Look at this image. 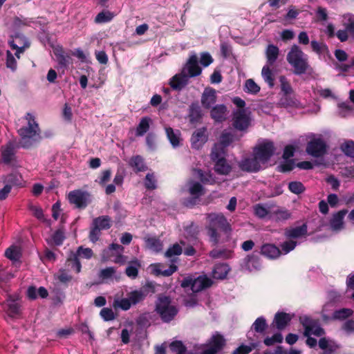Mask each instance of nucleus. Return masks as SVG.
I'll return each mask as SVG.
<instances>
[{
  "label": "nucleus",
  "mask_w": 354,
  "mask_h": 354,
  "mask_svg": "<svg viewBox=\"0 0 354 354\" xmlns=\"http://www.w3.org/2000/svg\"><path fill=\"white\" fill-rule=\"evenodd\" d=\"M5 256L12 261H17L20 258V253L15 246H10L6 249Z\"/></svg>",
  "instance_id": "55"
},
{
  "label": "nucleus",
  "mask_w": 354,
  "mask_h": 354,
  "mask_svg": "<svg viewBox=\"0 0 354 354\" xmlns=\"http://www.w3.org/2000/svg\"><path fill=\"white\" fill-rule=\"evenodd\" d=\"M279 82L281 84V92H283L284 95H288L293 93L292 86L286 76L281 75L279 77Z\"/></svg>",
  "instance_id": "46"
},
{
  "label": "nucleus",
  "mask_w": 354,
  "mask_h": 354,
  "mask_svg": "<svg viewBox=\"0 0 354 354\" xmlns=\"http://www.w3.org/2000/svg\"><path fill=\"white\" fill-rule=\"evenodd\" d=\"M155 311L164 323H169L175 319L179 310L172 304V299L169 296L160 294L155 303Z\"/></svg>",
  "instance_id": "4"
},
{
  "label": "nucleus",
  "mask_w": 354,
  "mask_h": 354,
  "mask_svg": "<svg viewBox=\"0 0 354 354\" xmlns=\"http://www.w3.org/2000/svg\"><path fill=\"white\" fill-rule=\"evenodd\" d=\"M296 165L295 160H284L283 162H281L277 167V171L281 173H286L291 171L294 169Z\"/></svg>",
  "instance_id": "43"
},
{
  "label": "nucleus",
  "mask_w": 354,
  "mask_h": 354,
  "mask_svg": "<svg viewBox=\"0 0 354 354\" xmlns=\"http://www.w3.org/2000/svg\"><path fill=\"white\" fill-rule=\"evenodd\" d=\"M230 270L228 266L225 263L217 264L212 270V277L216 279H224Z\"/></svg>",
  "instance_id": "32"
},
{
  "label": "nucleus",
  "mask_w": 354,
  "mask_h": 354,
  "mask_svg": "<svg viewBox=\"0 0 354 354\" xmlns=\"http://www.w3.org/2000/svg\"><path fill=\"white\" fill-rule=\"evenodd\" d=\"M132 306L129 297L127 298H123L120 300L114 301V306H118L123 310H128Z\"/></svg>",
  "instance_id": "64"
},
{
  "label": "nucleus",
  "mask_w": 354,
  "mask_h": 354,
  "mask_svg": "<svg viewBox=\"0 0 354 354\" xmlns=\"http://www.w3.org/2000/svg\"><path fill=\"white\" fill-rule=\"evenodd\" d=\"M239 168L247 172H257L261 169V163L254 155L253 158H246L239 163Z\"/></svg>",
  "instance_id": "14"
},
{
  "label": "nucleus",
  "mask_w": 354,
  "mask_h": 354,
  "mask_svg": "<svg viewBox=\"0 0 354 354\" xmlns=\"http://www.w3.org/2000/svg\"><path fill=\"white\" fill-rule=\"evenodd\" d=\"M279 55V48L274 44H268L266 50V64L273 66L278 59Z\"/></svg>",
  "instance_id": "25"
},
{
  "label": "nucleus",
  "mask_w": 354,
  "mask_h": 354,
  "mask_svg": "<svg viewBox=\"0 0 354 354\" xmlns=\"http://www.w3.org/2000/svg\"><path fill=\"white\" fill-rule=\"evenodd\" d=\"M347 213L348 210L344 209L333 215L329 222L332 230L339 231L344 228V218Z\"/></svg>",
  "instance_id": "18"
},
{
  "label": "nucleus",
  "mask_w": 354,
  "mask_h": 354,
  "mask_svg": "<svg viewBox=\"0 0 354 354\" xmlns=\"http://www.w3.org/2000/svg\"><path fill=\"white\" fill-rule=\"evenodd\" d=\"M308 233V227L306 223L301 226L295 227L286 228L285 230V236L288 239H299L306 236Z\"/></svg>",
  "instance_id": "21"
},
{
  "label": "nucleus",
  "mask_w": 354,
  "mask_h": 354,
  "mask_svg": "<svg viewBox=\"0 0 354 354\" xmlns=\"http://www.w3.org/2000/svg\"><path fill=\"white\" fill-rule=\"evenodd\" d=\"M211 160L214 162H218V160L225 158L224 157V151L223 149L218 148L216 147H214L212 150L211 154Z\"/></svg>",
  "instance_id": "62"
},
{
  "label": "nucleus",
  "mask_w": 354,
  "mask_h": 354,
  "mask_svg": "<svg viewBox=\"0 0 354 354\" xmlns=\"http://www.w3.org/2000/svg\"><path fill=\"white\" fill-rule=\"evenodd\" d=\"M272 216L276 221L282 222L289 219L291 216V214L287 209H279L273 212Z\"/></svg>",
  "instance_id": "45"
},
{
  "label": "nucleus",
  "mask_w": 354,
  "mask_h": 354,
  "mask_svg": "<svg viewBox=\"0 0 354 354\" xmlns=\"http://www.w3.org/2000/svg\"><path fill=\"white\" fill-rule=\"evenodd\" d=\"M299 322L304 328V335L305 337H308L311 335L321 337L325 334L324 328L320 326L319 319H313L309 316L304 315L299 317Z\"/></svg>",
  "instance_id": "7"
},
{
  "label": "nucleus",
  "mask_w": 354,
  "mask_h": 354,
  "mask_svg": "<svg viewBox=\"0 0 354 354\" xmlns=\"http://www.w3.org/2000/svg\"><path fill=\"white\" fill-rule=\"evenodd\" d=\"M182 71H184V73L187 71L186 75L189 78L194 77L201 74L202 68L198 65V58L196 54L194 53L189 57Z\"/></svg>",
  "instance_id": "12"
},
{
  "label": "nucleus",
  "mask_w": 354,
  "mask_h": 354,
  "mask_svg": "<svg viewBox=\"0 0 354 354\" xmlns=\"http://www.w3.org/2000/svg\"><path fill=\"white\" fill-rule=\"evenodd\" d=\"M145 242H146L147 246L149 249H151L156 252L162 250V243L161 242V241L159 238L149 237L145 239Z\"/></svg>",
  "instance_id": "40"
},
{
  "label": "nucleus",
  "mask_w": 354,
  "mask_h": 354,
  "mask_svg": "<svg viewBox=\"0 0 354 354\" xmlns=\"http://www.w3.org/2000/svg\"><path fill=\"white\" fill-rule=\"evenodd\" d=\"M244 91L248 93L257 94L260 91V86L252 79H248L245 81Z\"/></svg>",
  "instance_id": "51"
},
{
  "label": "nucleus",
  "mask_w": 354,
  "mask_h": 354,
  "mask_svg": "<svg viewBox=\"0 0 354 354\" xmlns=\"http://www.w3.org/2000/svg\"><path fill=\"white\" fill-rule=\"evenodd\" d=\"M55 278L60 283L66 285L73 279L72 275L69 274L68 271L63 268L59 270L57 274L55 275Z\"/></svg>",
  "instance_id": "48"
},
{
  "label": "nucleus",
  "mask_w": 354,
  "mask_h": 354,
  "mask_svg": "<svg viewBox=\"0 0 354 354\" xmlns=\"http://www.w3.org/2000/svg\"><path fill=\"white\" fill-rule=\"evenodd\" d=\"M292 315L285 312H277L274 315L272 326L279 330H284L292 320Z\"/></svg>",
  "instance_id": "16"
},
{
  "label": "nucleus",
  "mask_w": 354,
  "mask_h": 354,
  "mask_svg": "<svg viewBox=\"0 0 354 354\" xmlns=\"http://www.w3.org/2000/svg\"><path fill=\"white\" fill-rule=\"evenodd\" d=\"M214 171L221 175H227L232 171V167L227 163L225 158L218 160V162H214Z\"/></svg>",
  "instance_id": "33"
},
{
  "label": "nucleus",
  "mask_w": 354,
  "mask_h": 354,
  "mask_svg": "<svg viewBox=\"0 0 354 354\" xmlns=\"http://www.w3.org/2000/svg\"><path fill=\"white\" fill-rule=\"evenodd\" d=\"M92 224L98 227L100 230H106L111 228L112 221L109 216H100L93 220Z\"/></svg>",
  "instance_id": "28"
},
{
  "label": "nucleus",
  "mask_w": 354,
  "mask_h": 354,
  "mask_svg": "<svg viewBox=\"0 0 354 354\" xmlns=\"http://www.w3.org/2000/svg\"><path fill=\"white\" fill-rule=\"evenodd\" d=\"M208 223L205 228L209 241L215 246L219 243L220 234L218 230L225 234H230L232 232L230 223L227 221L226 217L221 213H210L207 216Z\"/></svg>",
  "instance_id": "1"
},
{
  "label": "nucleus",
  "mask_w": 354,
  "mask_h": 354,
  "mask_svg": "<svg viewBox=\"0 0 354 354\" xmlns=\"http://www.w3.org/2000/svg\"><path fill=\"white\" fill-rule=\"evenodd\" d=\"M252 327L255 332L263 333L268 327L266 320L263 317H258L252 324Z\"/></svg>",
  "instance_id": "47"
},
{
  "label": "nucleus",
  "mask_w": 354,
  "mask_h": 354,
  "mask_svg": "<svg viewBox=\"0 0 354 354\" xmlns=\"http://www.w3.org/2000/svg\"><path fill=\"white\" fill-rule=\"evenodd\" d=\"M55 55L57 58V61L61 67L66 68L71 63V57L69 55L66 54L62 49H56L54 51Z\"/></svg>",
  "instance_id": "34"
},
{
  "label": "nucleus",
  "mask_w": 354,
  "mask_h": 354,
  "mask_svg": "<svg viewBox=\"0 0 354 354\" xmlns=\"http://www.w3.org/2000/svg\"><path fill=\"white\" fill-rule=\"evenodd\" d=\"M216 90L212 87H207L204 89L201 95V104L205 109H209L216 102Z\"/></svg>",
  "instance_id": "15"
},
{
  "label": "nucleus",
  "mask_w": 354,
  "mask_h": 354,
  "mask_svg": "<svg viewBox=\"0 0 354 354\" xmlns=\"http://www.w3.org/2000/svg\"><path fill=\"white\" fill-rule=\"evenodd\" d=\"M198 175L201 182L205 185H214L216 183L215 177L211 172H204L201 169H198Z\"/></svg>",
  "instance_id": "41"
},
{
  "label": "nucleus",
  "mask_w": 354,
  "mask_h": 354,
  "mask_svg": "<svg viewBox=\"0 0 354 354\" xmlns=\"http://www.w3.org/2000/svg\"><path fill=\"white\" fill-rule=\"evenodd\" d=\"M343 26L352 37H354V15L348 13L344 15Z\"/></svg>",
  "instance_id": "38"
},
{
  "label": "nucleus",
  "mask_w": 354,
  "mask_h": 354,
  "mask_svg": "<svg viewBox=\"0 0 354 354\" xmlns=\"http://www.w3.org/2000/svg\"><path fill=\"white\" fill-rule=\"evenodd\" d=\"M128 165L136 174L148 169L143 157L140 155L131 156L128 162Z\"/></svg>",
  "instance_id": "19"
},
{
  "label": "nucleus",
  "mask_w": 354,
  "mask_h": 354,
  "mask_svg": "<svg viewBox=\"0 0 354 354\" xmlns=\"http://www.w3.org/2000/svg\"><path fill=\"white\" fill-rule=\"evenodd\" d=\"M116 272V269L114 267H107L100 271L99 277L102 279H108L111 278Z\"/></svg>",
  "instance_id": "61"
},
{
  "label": "nucleus",
  "mask_w": 354,
  "mask_h": 354,
  "mask_svg": "<svg viewBox=\"0 0 354 354\" xmlns=\"http://www.w3.org/2000/svg\"><path fill=\"white\" fill-rule=\"evenodd\" d=\"M113 18V14L109 10H103L99 12L95 18V22L96 24H105L109 22Z\"/></svg>",
  "instance_id": "42"
},
{
  "label": "nucleus",
  "mask_w": 354,
  "mask_h": 354,
  "mask_svg": "<svg viewBox=\"0 0 354 354\" xmlns=\"http://www.w3.org/2000/svg\"><path fill=\"white\" fill-rule=\"evenodd\" d=\"M7 314L11 317H15L19 314V304L13 300L9 301L8 304Z\"/></svg>",
  "instance_id": "52"
},
{
  "label": "nucleus",
  "mask_w": 354,
  "mask_h": 354,
  "mask_svg": "<svg viewBox=\"0 0 354 354\" xmlns=\"http://www.w3.org/2000/svg\"><path fill=\"white\" fill-rule=\"evenodd\" d=\"M101 231L98 227L95 226L91 223V230L89 232L88 238L92 243H96L101 236Z\"/></svg>",
  "instance_id": "58"
},
{
  "label": "nucleus",
  "mask_w": 354,
  "mask_h": 354,
  "mask_svg": "<svg viewBox=\"0 0 354 354\" xmlns=\"http://www.w3.org/2000/svg\"><path fill=\"white\" fill-rule=\"evenodd\" d=\"M227 107L224 104H218L212 107L210 111L211 118L218 122H223L226 117Z\"/></svg>",
  "instance_id": "24"
},
{
  "label": "nucleus",
  "mask_w": 354,
  "mask_h": 354,
  "mask_svg": "<svg viewBox=\"0 0 354 354\" xmlns=\"http://www.w3.org/2000/svg\"><path fill=\"white\" fill-rule=\"evenodd\" d=\"M306 151L313 157L319 158L326 153L327 145L322 138H313L307 143Z\"/></svg>",
  "instance_id": "10"
},
{
  "label": "nucleus",
  "mask_w": 354,
  "mask_h": 354,
  "mask_svg": "<svg viewBox=\"0 0 354 354\" xmlns=\"http://www.w3.org/2000/svg\"><path fill=\"white\" fill-rule=\"evenodd\" d=\"M10 47L13 46V44L17 45L18 46H26V48H29L30 46V42L29 39L21 32L16 31L14 34L10 36V39L8 41Z\"/></svg>",
  "instance_id": "23"
},
{
  "label": "nucleus",
  "mask_w": 354,
  "mask_h": 354,
  "mask_svg": "<svg viewBox=\"0 0 354 354\" xmlns=\"http://www.w3.org/2000/svg\"><path fill=\"white\" fill-rule=\"evenodd\" d=\"M68 199L71 204H74L78 209H85L92 201L91 194L81 189L70 192Z\"/></svg>",
  "instance_id": "8"
},
{
  "label": "nucleus",
  "mask_w": 354,
  "mask_h": 354,
  "mask_svg": "<svg viewBox=\"0 0 354 354\" xmlns=\"http://www.w3.org/2000/svg\"><path fill=\"white\" fill-rule=\"evenodd\" d=\"M286 60L292 67L293 73L296 75L308 73L313 70L309 64L308 55L305 54L296 44L291 46L287 54Z\"/></svg>",
  "instance_id": "3"
},
{
  "label": "nucleus",
  "mask_w": 354,
  "mask_h": 354,
  "mask_svg": "<svg viewBox=\"0 0 354 354\" xmlns=\"http://www.w3.org/2000/svg\"><path fill=\"white\" fill-rule=\"evenodd\" d=\"M66 264L72 270H75L76 273L81 272L82 264L78 254L71 252L66 259Z\"/></svg>",
  "instance_id": "31"
},
{
  "label": "nucleus",
  "mask_w": 354,
  "mask_h": 354,
  "mask_svg": "<svg viewBox=\"0 0 354 354\" xmlns=\"http://www.w3.org/2000/svg\"><path fill=\"white\" fill-rule=\"evenodd\" d=\"M289 190L295 194H300L303 193L306 188L304 185L299 181H292L288 184Z\"/></svg>",
  "instance_id": "53"
},
{
  "label": "nucleus",
  "mask_w": 354,
  "mask_h": 354,
  "mask_svg": "<svg viewBox=\"0 0 354 354\" xmlns=\"http://www.w3.org/2000/svg\"><path fill=\"white\" fill-rule=\"evenodd\" d=\"M353 310L349 308H342L339 310H337L333 313V318L335 319L344 320L353 314Z\"/></svg>",
  "instance_id": "49"
},
{
  "label": "nucleus",
  "mask_w": 354,
  "mask_h": 354,
  "mask_svg": "<svg viewBox=\"0 0 354 354\" xmlns=\"http://www.w3.org/2000/svg\"><path fill=\"white\" fill-rule=\"evenodd\" d=\"M212 283V280L205 275L199 276L196 278L187 276L182 280L180 286L183 288H190L193 292H198L211 287Z\"/></svg>",
  "instance_id": "6"
},
{
  "label": "nucleus",
  "mask_w": 354,
  "mask_h": 354,
  "mask_svg": "<svg viewBox=\"0 0 354 354\" xmlns=\"http://www.w3.org/2000/svg\"><path fill=\"white\" fill-rule=\"evenodd\" d=\"M165 132L167 134V137L169 139L171 145L174 147H178L180 145V133L178 130H177L176 132L174 131V129L171 127H166L165 128Z\"/></svg>",
  "instance_id": "36"
},
{
  "label": "nucleus",
  "mask_w": 354,
  "mask_h": 354,
  "mask_svg": "<svg viewBox=\"0 0 354 354\" xmlns=\"http://www.w3.org/2000/svg\"><path fill=\"white\" fill-rule=\"evenodd\" d=\"M259 253L268 259H274L280 256L281 251L274 244L265 243L261 247Z\"/></svg>",
  "instance_id": "20"
},
{
  "label": "nucleus",
  "mask_w": 354,
  "mask_h": 354,
  "mask_svg": "<svg viewBox=\"0 0 354 354\" xmlns=\"http://www.w3.org/2000/svg\"><path fill=\"white\" fill-rule=\"evenodd\" d=\"M272 65L265 64L261 70V76L270 88L274 86V75L271 70Z\"/></svg>",
  "instance_id": "30"
},
{
  "label": "nucleus",
  "mask_w": 354,
  "mask_h": 354,
  "mask_svg": "<svg viewBox=\"0 0 354 354\" xmlns=\"http://www.w3.org/2000/svg\"><path fill=\"white\" fill-rule=\"evenodd\" d=\"M15 147L12 142H9L2 150L1 156L3 162L6 164H10L15 157Z\"/></svg>",
  "instance_id": "29"
},
{
  "label": "nucleus",
  "mask_w": 354,
  "mask_h": 354,
  "mask_svg": "<svg viewBox=\"0 0 354 354\" xmlns=\"http://www.w3.org/2000/svg\"><path fill=\"white\" fill-rule=\"evenodd\" d=\"M234 139V136L230 132L223 131L220 136V142L224 147L229 146Z\"/></svg>",
  "instance_id": "57"
},
{
  "label": "nucleus",
  "mask_w": 354,
  "mask_h": 354,
  "mask_svg": "<svg viewBox=\"0 0 354 354\" xmlns=\"http://www.w3.org/2000/svg\"><path fill=\"white\" fill-rule=\"evenodd\" d=\"M250 124V118L245 109H238L233 113L232 126L240 131H246Z\"/></svg>",
  "instance_id": "11"
},
{
  "label": "nucleus",
  "mask_w": 354,
  "mask_h": 354,
  "mask_svg": "<svg viewBox=\"0 0 354 354\" xmlns=\"http://www.w3.org/2000/svg\"><path fill=\"white\" fill-rule=\"evenodd\" d=\"M26 119L28 120V126L22 127L18 130L21 138L19 145L24 149H30L40 141L41 131L34 115L28 113Z\"/></svg>",
  "instance_id": "2"
},
{
  "label": "nucleus",
  "mask_w": 354,
  "mask_h": 354,
  "mask_svg": "<svg viewBox=\"0 0 354 354\" xmlns=\"http://www.w3.org/2000/svg\"><path fill=\"white\" fill-rule=\"evenodd\" d=\"M244 263L248 269H251L252 268L256 270L259 269L261 267V261L259 253L255 251L247 255L244 259Z\"/></svg>",
  "instance_id": "26"
},
{
  "label": "nucleus",
  "mask_w": 354,
  "mask_h": 354,
  "mask_svg": "<svg viewBox=\"0 0 354 354\" xmlns=\"http://www.w3.org/2000/svg\"><path fill=\"white\" fill-rule=\"evenodd\" d=\"M140 267L141 263L137 259L129 261L125 269L126 275L132 279H136L138 276V270Z\"/></svg>",
  "instance_id": "27"
},
{
  "label": "nucleus",
  "mask_w": 354,
  "mask_h": 354,
  "mask_svg": "<svg viewBox=\"0 0 354 354\" xmlns=\"http://www.w3.org/2000/svg\"><path fill=\"white\" fill-rule=\"evenodd\" d=\"M6 67L15 71L17 67V62L14 55L9 51L6 52Z\"/></svg>",
  "instance_id": "59"
},
{
  "label": "nucleus",
  "mask_w": 354,
  "mask_h": 354,
  "mask_svg": "<svg viewBox=\"0 0 354 354\" xmlns=\"http://www.w3.org/2000/svg\"><path fill=\"white\" fill-rule=\"evenodd\" d=\"M230 256V251L226 249H213L209 252V257L213 259H227Z\"/></svg>",
  "instance_id": "50"
},
{
  "label": "nucleus",
  "mask_w": 354,
  "mask_h": 354,
  "mask_svg": "<svg viewBox=\"0 0 354 354\" xmlns=\"http://www.w3.org/2000/svg\"><path fill=\"white\" fill-rule=\"evenodd\" d=\"M151 121V118L149 117L142 118L137 128L136 135L137 136H144L149 129L150 127V122Z\"/></svg>",
  "instance_id": "37"
},
{
  "label": "nucleus",
  "mask_w": 354,
  "mask_h": 354,
  "mask_svg": "<svg viewBox=\"0 0 354 354\" xmlns=\"http://www.w3.org/2000/svg\"><path fill=\"white\" fill-rule=\"evenodd\" d=\"M206 127L196 129L192 135L190 141L192 149H200L208 140Z\"/></svg>",
  "instance_id": "13"
},
{
  "label": "nucleus",
  "mask_w": 354,
  "mask_h": 354,
  "mask_svg": "<svg viewBox=\"0 0 354 354\" xmlns=\"http://www.w3.org/2000/svg\"><path fill=\"white\" fill-rule=\"evenodd\" d=\"M339 149L344 154L348 157L354 158V141L352 140H345L340 145Z\"/></svg>",
  "instance_id": "39"
},
{
  "label": "nucleus",
  "mask_w": 354,
  "mask_h": 354,
  "mask_svg": "<svg viewBox=\"0 0 354 354\" xmlns=\"http://www.w3.org/2000/svg\"><path fill=\"white\" fill-rule=\"evenodd\" d=\"M255 348L254 344L251 345L241 344L236 348L232 354H249Z\"/></svg>",
  "instance_id": "60"
},
{
  "label": "nucleus",
  "mask_w": 354,
  "mask_h": 354,
  "mask_svg": "<svg viewBox=\"0 0 354 354\" xmlns=\"http://www.w3.org/2000/svg\"><path fill=\"white\" fill-rule=\"evenodd\" d=\"M282 342L283 336L280 333H277L270 337H267L263 340V343L268 346H272L275 343H281Z\"/></svg>",
  "instance_id": "54"
},
{
  "label": "nucleus",
  "mask_w": 354,
  "mask_h": 354,
  "mask_svg": "<svg viewBox=\"0 0 354 354\" xmlns=\"http://www.w3.org/2000/svg\"><path fill=\"white\" fill-rule=\"evenodd\" d=\"M188 112L189 121L191 124L201 122L203 114L198 102H192L189 106Z\"/></svg>",
  "instance_id": "22"
},
{
  "label": "nucleus",
  "mask_w": 354,
  "mask_h": 354,
  "mask_svg": "<svg viewBox=\"0 0 354 354\" xmlns=\"http://www.w3.org/2000/svg\"><path fill=\"white\" fill-rule=\"evenodd\" d=\"M189 193L191 194V196L200 198L205 194L204 187L200 183L193 182L189 187Z\"/></svg>",
  "instance_id": "44"
},
{
  "label": "nucleus",
  "mask_w": 354,
  "mask_h": 354,
  "mask_svg": "<svg viewBox=\"0 0 354 354\" xmlns=\"http://www.w3.org/2000/svg\"><path fill=\"white\" fill-rule=\"evenodd\" d=\"M182 252H183V249H182L181 246L178 243H175L167 250V251L165 252V256L167 257L170 258L174 256H178V255L181 254Z\"/></svg>",
  "instance_id": "56"
},
{
  "label": "nucleus",
  "mask_w": 354,
  "mask_h": 354,
  "mask_svg": "<svg viewBox=\"0 0 354 354\" xmlns=\"http://www.w3.org/2000/svg\"><path fill=\"white\" fill-rule=\"evenodd\" d=\"M189 79L186 73L181 71L171 77L169 82L170 86L175 91H181L188 84Z\"/></svg>",
  "instance_id": "17"
},
{
  "label": "nucleus",
  "mask_w": 354,
  "mask_h": 354,
  "mask_svg": "<svg viewBox=\"0 0 354 354\" xmlns=\"http://www.w3.org/2000/svg\"><path fill=\"white\" fill-rule=\"evenodd\" d=\"M127 296L129 297L131 304L135 306L145 299L147 293L142 290H136L129 292Z\"/></svg>",
  "instance_id": "35"
},
{
  "label": "nucleus",
  "mask_w": 354,
  "mask_h": 354,
  "mask_svg": "<svg viewBox=\"0 0 354 354\" xmlns=\"http://www.w3.org/2000/svg\"><path fill=\"white\" fill-rule=\"evenodd\" d=\"M227 345V339L219 332H215L207 339L204 348L200 354H218L222 352Z\"/></svg>",
  "instance_id": "5"
},
{
  "label": "nucleus",
  "mask_w": 354,
  "mask_h": 354,
  "mask_svg": "<svg viewBox=\"0 0 354 354\" xmlns=\"http://www.w3.org/2000/svg\"><path fill=\"white\" fill-rule=\"evenodd\" d=\"M275 147L272 141H266L259 144L254 149V155L260 163H266L274 155Z\"/></svg>",
  "instance_id": "9"
},
{
  "label": "nucleus",
  "mask_w": 354,
  "mask_h": 354,
  "mask_svg": "<svg viewBox=\"0 0 354 354\" xmlns=\"http://www.w3.org/2000/svg\"><path fill=\"white\" fill-rule=\"evenodd\" d=\"M65 236L62 230H56L52 236L53 242L57 246L62 245Z\"/></svg>",
  "instance_id": "63"
}]
</instances>
